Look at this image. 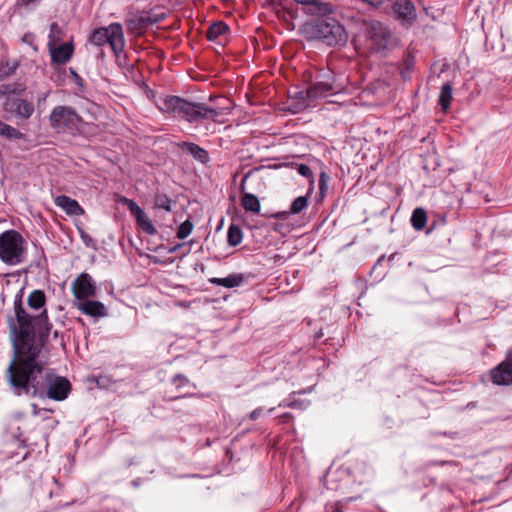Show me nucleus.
<instances>
[{
    "instance_id": "23",
    "label": "nucleus",
    "mask_w": 512,
    "mask_h": 512,
    "mask_svg": "<svg viewBox=\"0 0 512 512\" xmlns=\"http://www.w3.org/2000/svg\"><path fill=\"white\" fill-rule=\"evenodd\" d=\"M242 207L249 212L259 213L261 209L258 197L252 193H244L241 198Z\"/></svg>"
},
{
    "instance_id": "14",
    "label": "nucleus",
    "mask_w": 512,
    "mask_h": 512,
    "mask_svg": "<svg viewBox=\"0 0 512 512\" xmlns=\"http://www.w3.org/2000/svg\"><path fill=\"white\" fill-rule=\"evenodd\" d=\"M72 291L76 301H80L95 296L96 285L89 274L82 273L72 283Z\"/></svg>"
},
{
    "instance_id": "24",
    "label": "nucleus",
    "mask_w": 512,
    "mask_h": 512,
    "mask_svg": "<svg viewBox=\"0 0 512 512\" xmlns=\"http://www.w3.org/2000/svg\"><path fill=\"white\" fill-rule=\"evenodd\" d=\"M411 225L417 230L421 231L425 228L427 222V214L424 208L418 207L414 209L411 215Z\"/></svg>"
},
{
    "instance_id": "3",
    "label": "nucleus",
    "mask_w": 512,
    "mask_h": 512,
    "mask_svg": "<svg viewBox=\"0 0 512 512\" xmlns=\"http://www.w3.org/2000/svg\"><path fill=\"white\" fill-rule=\"evenodd\" d=\"M305 29L311 38L327 46L344 45L348 39L344 26L334 18L317 19L306 24Z\"/></svg>"
},
{
    "instance_id": "11",
    "label": "nucleus",
    "mask_w": 512,
    "mask_h": 512,
    "mask_svg": "<svg viewBox=\"0 0 512 512\" xmlns=\"http://www.w3.org/2000/svg\"><path fill=\"white\" fill-rule=\"evenodd\" d=\"M166 16V12L160 7L133 13L130 15V33L139 35L150 26L164 20Z\"/></svg>"
},
{
    "instance_id": "17",
    "label": "nucleus",
    "mask_w": 512,
    "mask_h": 512,
    "mask_svg": "<svg viewBox=\"0 0 512 512\" xmlns=\"http://www.w3.org/2000/svg\"><path fill=\"white\" fill-rule=\"evenodd\" d=\"M173 145L181 149L186 154L192 156L196 161L202 164L209 162L210 157L208 151L196 143L182 141L174 142Z\"/></svg>"
},
{
    "instance_id": "44",
    "label": "nucleus",
    "mask_w": 512,
    "mask_h": 512,
    "mask_svg": "<svg viewBox=\"0 0 512 512\" xmlns=\"http://www.w3.org/2000/svg\"><path fill=\"white\" fill-rule=\"evenodd\" d=\"M333 512H341L339 506H335Z\"/></svg>"
},
{
    "instance_id": "47",
    "label": "nucleus",
    "mask_w": 512,
    "mask_h": 512,
    "mask_svg": "<svg viewBox=\"0 0 512 512\" xmlns=\"http://www.w3.org/2000/svg\"><path fill=\"white\" fill-rule=\"evenodd\" d=\"M275 408H270L267 412L268 413H272L274 411Z\"/></svg>"
},
{
    "instance_id": "10",
    "label": "nucleus",
    "mask_w": 512,
    "mask_h": 512,
    "mask_svg": "<svg viewBox=\"0 0 512 512\" xmlns=\"http://www.w3.org/2000/svg\"><path fill=\"white\" fill-rule=\"evenodd\" d=\"M42 382L43 391L35 393L34 397L63 401L68 397L71 390L70 382L66 378L54 374L48 367L43 374Z\"/></svg>"
},
{
    "instance_id": "40",
    "label": "nucleus",
    "mask_w": 512,
    "mask_h": 512,
    "mask_svg": "<svg viewBox=\"0 0 512 512\" xmlns=\"http://www.w3.org/2000/svg\"><path fill=\"white\" fill-rule=\"evenodd\" d=\"M293 419L292 414L284 413L278 417V422L281 424L289 423Z\"/></svg>"
},
{
    "instance_id": "6",
    "label": "nucleus",
    "mask_w": 512,
    "mask_h": 512,
    "mask_svg": "<svg viewBox=\"0 0 512 512\" xmlns=\"http://www.w3.org/2000/svg\"><path fill=\"white\" fill-rule=\"evenodd\" d=\"M367 48L372 52L384 53L397 45V39L387 25L377 20H370L364 25Z\"/></svg>"
},
{
    "instance_id": "42",
    "label": "nucleus",
    "mask_w": 512,
    "mask_h": 512,
    "mask_svg": "<svg viewBox=\"0 0 512 512\" xmlns=\"http://www.w3.org/2000/svg\"><path fill=\"white\" fill-rule=\"evenodd\" d=\"M295 405V402H288L286 400H283L282 402L279 403L278 407H295Z\"/></svg>"
},
{
    "instance_id": "31",
    "label": "nucleus",
    "mask_w": 512,
    "mask_h": 512,
    "mask_svg": "<svg viewBox=\"0 0 512 512\" xmlns=\"http://www.w3.org/2000/svg\"><path fill=\"white\" fill-rule=\"evenodd\" d=\"M308 207V198L307 196H299L292 202L289 214L296 215L301 213Z\"/></svg>"
},
{
    "instance_id": "43",
    "label": "nucleus",
    "mask_w": 512,
    "mask_h": 512,
    "mask_svg": "<svg viewBox=\"0 0 512 512\" xmlns=\"http://www.w3.org/2000/svg\"><path fill=\"white\" fill-rule=\"evenodd\" d=\"M32 409H33V415L34 416H39L40 415V412H41V409L38 408V406L36 404H32Z\"/></svg>"
},
{
    "instance_id": "8",
    "label": "nucleus",
    "mask_w": 512,
    "mask_h": 512,
    "mask_svg": "<svg viewBox=\"0 0 512 512\" xmlns=\"http://www.w3.org/2000/svg\"><path fill=\"white\" fill-rule=\"evenodd\" d=\"M370 7L388 12L391 11L402 25H411L416 21V8L411 0H361Z\"/></svg>"
},
{
    "instance_id": "1",
    "label": "nucleus",
    "mask_w": 512,
    "mask_h": 512,
    "mask_svg": "<svg viewBox=\"0 0 512 512\" xmlns=\"http://www.w3.org/2000/svg\"><path fill=\"white\" fill-rule=\"evenodd\" d=\"M15 319L9 321L14 357L7 367L6 379L13 392L21 396L43 391L42 377L46 363L41 358L42 343L35 340L38 330L40 342L50 332L46 310L30 317L21 304H15Z\"/></svg>"
},
{
    "instance_id": "48",
    "label": "nucleus",
    "mask_w": 512,
    "mask_h": 512,
    "mask_svg": "<svg viewBox=\"0 0 512 512\" xmlns=\"http://www.w3.org/2000/svg\"><path fill=\"white\" fill-rule=\"evenodd\" d=\"M442 435L444 436H450L448 433L444 432Z\"/></svg>"
},
{
    "instance_id": "35",
    "label": "nucleus",
    "mask_w": 512,
    "mask_h": 512,
    "mask_svg": "<svg viewBox=\"0 0 512 512\" xmlns=\"http://www.w3.org/2000/svg\"><path fill=\"white\" fill-rule=\"evenodd\" d=\"M172 383L177 389H180L186 385H189L190 380L185 375L179 373L172 378Z\"/></svg>"
},
{
    "instance_id": "45",
    "label": "nucleus",
    "mask_w": 512,
    "mask_h": 512,
    "mask_svg": "<svg viewBox=\"0 0 512 512\" xmlns=\"http://www.w3.org/2000/svg\"><path fill=\"white\" fill-rule=\"evenodd\" d=\"M120 201L123 203H128V199H126L125 197L121 198Z\"/></svg>"
},
{
    "instance_id": "37",
    "label": "nucleus",
    "mask_w": 512,
    "mask_h": 512,
    "mask_svg": "<svg viewBox=\"0 0 512 512\" xmlns=\"http://www.w3.org/2000/svg\"><path fill=\"white\" fill-rule=\"evenodd\" d=\"M329 180V175L326 172H322L319 177V191L323 194L327 190V182Z\"/></svg>"
},
{
    "instance_id": "34",
    "label": "nucleus",
    "mask_w": 512,
    "mask_h": 512,
    "mask_svg": "<svg viewBox=\"0 0 512 512\" xmlns=\"http://www.w3.org/2000/svg\"><path fill=\"white\" fill-rule=\"evenodd\" d=\"M297 172L301 176L307 178L311 184L314 183L313 172H312L310 166H308L307 164H299L297 167Z\"/></svg>"
},
{
    "instance_id": "18",
    "label": "nucleus",
    "mask_w": 512,
    "mask_h": 512,
    "mask_svg": "<svg viewBox=\"0 0 512 512\" xmlns=\"http://www.w3.org/2000/svg\"><path fill=\"white\" fill-rule=\"evenodd\" d=\"M53 62L64 64L71 58L73 54V46L71 43H63L61 45L51 44L48 46Z\"/></svg>"
},
{
    "instance_id": "21",
    "label": "nucleus",
    "mask_w": 512,
    "mask_h": 512,
    "mask_svg": "<svg viewBox=\"0 0 512 512\" xmlns=\"http://www.w3.org/2000/svg\"><path fill=\"white\" fill-rule=\"evenodd\" d=\"M453 99V86L450 82H446L442 85L438 103L441 106V109L444 113H446L451 105Z\"/></svg>"
},
{
    "instance_id": "29",
    "label": "nucleus",
    "mask_w": 512,
    "mask_h": 512,
    "mask_svg": "<svg viewBox=\"0 0 512 512\" xmlns=\"http://www.w3.org/2000/svg\"><path fill=\"white\" fill-rule=\"evenodd\" d=\"M293 98L298 101L295 107V112L310 106L311 102L314 100L308 94V88L306 90H302L295 93V96Z\"/></svg>"
},
{
    "instance_id": "39",
    "label": "nucleus",
    "mask_w": 512,
    "mask_h": 512,
    "mask_svg": "<svg viewBox=\"0 0 512 512\" xmlns=\"http://www.w3.org/2000/svg\"><path fill=\"white\" fill-rule=\"evenodd\" d=\"M412 68H413V63L412 62H405V67L403 69H401V76L403 79H409L410 78V74L412 72Z\"/></svg>"
},
{
    "instance_id": "32",
    "label": "nucleus",
    "mask_w": 512,
    "mask_h": 512,
    "mask_svg": "<svg viewBox=\"0 0 512 512\" xmlns=\"http://www.w3.org/2000/svg\"><path fill=\"white\" fill-rule=\"evenodd\" d=\"M194 228L193 222L190 219L185 220L178 228L176 236L178 239H185L188 237Z\"/></svg>"
},
{
    "instance_id": "25",
    "label": "nucleus",
    "mask_w": 512,
    "mask_h": 512,
    "mask_svg": "<svg viewBox=\"0 0 512 512\" xmlns=\"http://www.w3.org/2000/svg\"><path fill=\"white\" fill-rule=\"evenodd\" d=\"M155 207L163 209L166 212H171L176 202L165 193L157 192L154 197Z\"/></svg>"
},
{
    "instance_id": "27",
    "label": "nucleus",
    "mask_w": 512,
    "mask_h": 512,
    "mask_svg": "<svg viewBox=\"0 0 512 512\" xmlns=\"http://www.w3.org/2000/svg\"><path fill=\"white\" fill-rule=\"evenodd\" d=\"M46 302L45 293L41 290H34L28 297V305L34 310H40L44 308Z\"/></svg>"
},
{
    "instance_id": "19",
    "label": "nucleus",
    "mask_w": 512,
    "mask_h": 512,
    "mask_svg": "<svg viewBox=\"0 0 512 512\" xmlns=\"http://www.w3.org/2000/svg\"><path fill=\"white\" fill-rule=\"evenodd\" d=\"M54 202L56 206L63 209L68 215L80 216L84 213L78 202L68 196H57Z\"/></svg>"
},
{
    "instance_id": "16",
    "label": "nucleus",
    "mask_w": 512,
    "mask_h": 512,
    "mask_svg": "<svg viewBox=\"0 0 512 512\" xmlns=\"http://www.w3.org/2000/svg\"><path fill=\"white\" fill-rule=\"evenodd\" d=\"M74 306L83 314L99 318L105 317L107 315V309L105 305L100 301H94L87 299H82L80 301H75Z\"/></svg>"
},
{
    "instance_id": "22",
    "label": "nucleus",
    "mask_w": 512,
    "mask_h": 512,
    "mask_svg": "<svg viewBox=\"0 0 512 512\" xmlns=\"http://www.w3.org/2000/svg\"><path fill=\"white\" fill-rule=\"evenodd\" d=\"M228 31H229V27L225 22H223V21L214 22L209 26V28L206 32V37L209 41H216L221 36L226 34Z\"/></svg>"
},
{
    "instance_id": "9",
    "label": "nucleus",
    "mask_w": 512,
    "mask_h": 512,
    "mask_svg": "<svg viewBox=\"0 0 512 512\" xmlns=\"http://www.w3.org/2000/svg\"><path fill=\"white\" fill-rule=\"evenodd\" d=\"M342 89L343 87L336 82L335 74L331 69H319L309 83L308 94L313 99H319L339 93Z\"/></svg>"
},
{
    "instance_id": "2",
    "label": "nucleus",
    "mask_w": 512,
    "mask_h": 512,
    "mask_svg": "<svg viewBox=\"0 0 512 512\" xmlns=\"http://www.w3.org/2000/svg\"><path fill=\"white\" fill-rule=\"evenodd\" d=\"M158 109L188 123H200L204 120L217 122L224 114V109H215L200 102H192L183 97L167 95L161 98Z\"/></svg>"
},
{
    "instance_id": "5",
    "label": "nucleus",
    "mask_w": 512,
    "mask_h": 512,
    "mask_svg": "<svg viewBox=\"0 0 512 512\" xmlns=\"http://www.w3.org/2000/svg\"><path fill=\"white\" fill-rule=\"evenodd\" d=\"M27 259V242L16 230L9 229L0 234V260L6 265L16 266Z\"/></svg>"
},
{
    "instance_id": "15",
    "label": "nucleus",
    "mask_w": 512,
    "mask_h": 512,
    "mask_svg": "<svg viewBox=\"0 0 512 512\" xmlns=\"http://www.w3.org/2000/svg\"><path fill=\"white\" fill-rule=\"evenodd\" d=\"M490 379L495 385L508 386L512 384V357L506 356V359L499 363L490 371Z\"/></svg>"
},
{
    "instance_id": "13",
    "label": "nucleus",
    "mask_w": 512,
    "mask_h": 512,
    "mask_svg": "<svg viewBox=\"0 0 512 512\" xmlns=\"http://www.w3.org/2000/svg\"><path fill=\"white\" fill-rule=\"evenodd\" d=\"M130 214L134 217L136 227L138 231L145 233L149 236H154L157 234L156 226L154 225L152 219L149 215L138 206V204L130 200Z\"/></svg>"
},
{
    "instance_id": "4",
    "label": "nucleus",
    "mask_w": 512,
    "mask_h": 512,
    "mask_svg": "<svg viewBox=\"0 0 512 512\" xmlns=\"http://www.w3.org/2000/svg\"><path fill=\"white\" fill-rule=\"evenodd\" d=\"M89 41L95 46L109 44L111 50L117 58L119 66H127V54L124 51L125 38L120 24H111L105 28H99L93 31Z\"/></svg>"
},
{
    "instance_id": "33",
    "label": "nucleus",
    "mask_w": 512,
    "mask_h": 512,
    "mask_svg": "<svg viewBox=\"0 0 512 512\" xmlns=\"http://www.w3.org/2000/svg\"><path fill=\"white\" fill-rule=\"evenodd\" d=\"M60 40H61V29L57 23H52L50 25L48 46H51V44H57Z\"/></svg>"
},
{
    "instance_id": "28",
    "label": "nucleus",
    "mask_w": 512,
    "mask_h": 512,
    "mask_svg": "<svg viewBox=\"0 0 512 512\" xmlns=\"http://www.w3.org/2000/svg\"><path fill=\"white\" fill-rule=\"evenodd\" d=\"M130 76L134 78L135 85L148 99H153L155 97L154 91L145 83V81L140 78H136L135 68L133 65H130Z\"/></svg>"
},
{
    "instance_id": "46",
    "label": "nucleus",
    "mask_w": 512,
    "mask_h": 512,
    "mask_svg": "<svg viewBox=\"0 0 512 512\" xmlns=\"http://www.w3.org/2000/svg\"><path fill=\"white\" fill-rule=\"evenodd\" d=\"M507 355H508L509 357H512V348L508 351Z\"/></svg>"
},
{
    "instance_id": "36",
    "label": "nucleus",
    "mask_w": 512,
    "mask_h": 512,
    "mask_svg": "<svg viewBox=\"0 0 512 512\" xmlns=\"http://www.w3.org/2000/svg\"><path fill=\"white\" fill-rule=\"evenodd\" d=\"M265 415V410L263 407H257L256 409H254L253 411H251L247 416L246 418L251 420V421H256L258 420L260 417L264 416Z\"/></svg>"
},
{
    "instance_id": "20",
    "label": "nucleus",
    "mask_w": 512,
    "mask_h": 512,
    "mask_svg": "<svg viewBox=\"0 0 512 512\" xmlns=\"http://www.w3.org/2000/svg\"><path fill=\"white\" fill-rule=\"evenodd\" d=\"M209 283L216 286H222L225 288L239 287L245 282V276L242 273H232L226 277H213L210 278Z\"/></svg>"
},
{
    "instance_id": "7",
    "label": "nucleus",
    "mask_w": 512,
    "mask_h": 512,
    "mask_svg": "<svg viewBox=\"0 0 512 512\" xmlns=\"http://www.w3.org/2000/svg\"><path fill=\"white\" fill-rule=\"evenodd\" d=\"M24 91L25 87L22 84L3 85L0 88V93L6 96L2 104L3 110L21 119L30 118L34 113L33 103L18 97Z\"/></svg>"
},
{
    "instance_id": "30",
    "label": "nucleus",
    "mask_w": 512,
    "mask_h": 512,
    "mask_svg": "<svg viewBox=\"0 0 512 512\" xmlns=\"http://www.w3.org/2000/svg\"><path fill=\"white\" fill-rule=\"evenodd\" d=\"M0 136L6 139H21L23 134L16 128L0 121Z\"/></svg>"
},
{
    "instance_id": "26",
    "label": "nucleus",
    "mask_w": 512,
    "mask_h": 512,
    "mask_svg": "<svg viewBox=\"0 0 512 512\" xmlns=\"http://www.w3.org/2000/svg\"><path fill=\"white\" fill-rule=\"evenodd\" d=\"M243 239V232L239 225L231 224L227 231V242L230 246H238Z\"/></svg>"
},
{
    "instance_id": "41",
    "label": "nucleus",
    "mask_w": 512,
    "mask_h": 512,
    "mask_svg": "<svg viewBox=\"0 0 512 512\" xmlns=\"http://www.w3.org/2000/svg\"><path fill=\"white\" fill-rule=\"evenodd\" d=\"M184 245H185V244H183V243L176 244V245H174V246L170 247L168 251H169V253H175V252H177L179 249H181L182 247H184Z\"/></svg>"
},
{
    "instance_id": "12",
    "label": "nucleus",
    "mask_w": 512,
    "mask_h": 512,
    "mask_svg": "<svg viewBox=\"0 0 512 512\" xmlns=\"http://www.w3.org/2000/svg\"><path fill=\"white\" fill-rule=\"evenodd\" d=\"M80 120L75 109L64 105L54 107L49 116L51 127L58 131L75 128Z\"/></svg>"
},
{
    "instance_id": "38",
    "label": "nucleus",
    "mask_w": 512,
    "mask_h": 512,
    "mask_svg": "<svg viewBox=\"0 0 512 512\" xmlns=\"http://www.w3.org/2000/svg\"><path fill=\"white\" fill-rule=\"evenodd\" d=\"M97 383L100 387L111 388V383H112L111 376H108V375L99 376Z\"/></svg>"
}]
</instances>
